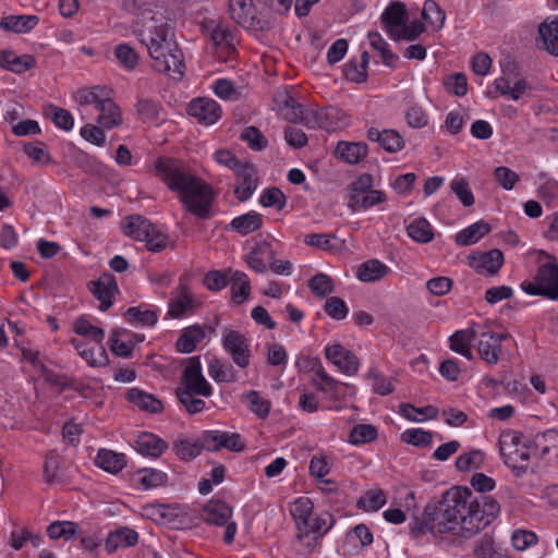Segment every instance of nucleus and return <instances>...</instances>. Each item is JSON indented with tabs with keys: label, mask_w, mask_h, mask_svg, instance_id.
I'll use <instances>...</instances> for the list:
<instances>
[{
	"label": "nucleus",
	"mask_w": 558,
	"mask_h": 558,
	"mask_svg": "<svg viewBox=\"0 0 558 558\" xmlns=\"http://www.w3.org/2000/svg\"><path fill=\"white\" fill-rule=\"evenodd\" d=\"M500 513L499 502L492 496L477 497L468 487L453 486L436 502L428 504L423 523L411 526L415 535L426 531L434 535L449 534L468 541L490 525Z\"/></svg>",
	"instance_id": "1"
},
{
	"label": "nucleus",
	"mask_w": 558,
	"mask_h": 558,
	"mask_svg": "<svg viewBox=\"0 0 558 558\" xmlns=\"http://www.w3.org/2000/svg\"><path fill=\"white\" fill-rule=\"evenodd\" d=\"M153 167L156 175L171 192L177 193L186 211L201 219L209 217L214 191L189 165L172 157H159Z\"/></svg>",
	"instance_id": "2"
},
{
	"label": "nucleus",
	"mask_w": 558,
	"mask_h": 558,
	"mask_svg": "<svg viewBox=\"0 0 558 558\" xmlns=\"http://www.w3.org/2000/svg\"><path fill=\"white\" fill-rule=\"evenodd\" d=\"M140 41L147 47L153 68L159 73L180 81L185 71L183 52L174 39V33L163 8L149 15L135 31Z\"/></svg>",
	"instance_id": "3"
},
{
	"label": "nucleus",
	"mask_w": 558,
	"mask_h": 558,
	"mask_svg": "<svg viewBox=\"0 0 558 558\" xmlns=\"http://www.w3.org/2000/svg\"><path fill=\"white\" fill-rule=\"evenodd\" d=\"M498 448L504 463L511 469L514 476L520 477L527 472L533 447L522 432L504 429L498 437Z\"/></svg>",
	"instance_id": "4"
},
{
	"label": "nucleus",
	"mask_w": 558,
	"mask_h": 558,
	"mask_svg": "<svg viewBox=\"0 0 558 558\" xmlns=\"http://www.w3.org/2000/svg\"><path fill=\"white\" fill-rule=\"evenodd\" d=\"M122 231L126 236L144 241L147 250L150 252H161L168 245V235L148 219L138 215L126 217L122 222Z\"/></svg>",
	"instance_id": "5"
},
{
	"label": "nucleus",
	"mask_w": 558,
	"mask_h": 558,
	"mask_svg": "<svg viewBox=\"0 0 558 558\" xmlns=\"http://www.w3.org/2000/svg\"><path fill=\"white\" fill-rule=\"evenodd\" d=\"M530 295L543 296L551 301L558 300V264H542L531 282L521 284Z\"/></svg>",
	"instance_id": "6"
},
{
	"label": "nucleus",
	"mask_w": 558,
	"mask_h": 558,
	"mask_svg": "<svg viewBox=\"0 0 558 558\" xmlns=\"http://www.w3.org/2000/svg\"><path fill=\"white\" fill-rule=\"evenodd\" d=\"M349 208L352 210L368 209L386 201V195L379 190L373 189V177L368 173L361 174L349 187Z\"/></svg>",
	"instance_id": "7"
},
{
	"label": "nucleus",
	"mask_w": 558,
	"mask_h": 558,
	"mask_svg": "<svg viewBox=\"0 0 558 558\" xmlns=\"http://www.w3.org/2000/svg\"><path fill=\"white\" fill-rule=\"evenodd\" d=\"M181 381L182 387H178L175 390H187L201 397H210L213 395V387L203 375L199 356L187 359Z\"/></svg>",
	"instance_id": "8"
},
{
	"label": "nucleus",
	"mask_w": 558,
	"mask_h": 558,
	"mask_svg": "<svg viewBox=\"0 0 558 558\" xmlns=\"http://www.w3.org/2000/svg\"><path fill=\"white\" fill-rule=\"evenodd\" d=\"M509 338V333H496L488 329L477 330L476 351L478 356L489 365H496L502 354L501 344Z\"/></svg>",
	"instance_id": "9"
},
{
	"label": "nucleus",
	"mask_w": 558,
	"mask_h": 558,
	"mask_svg": "<svg viewBox=\"0 0 558 558\" xmlns=\"http://www.w3.org/2000/svg\"><path fill=\"white\" fill-rule=\"evenodd\" d=\"M222 347L232 361L241 368H246L251 361L250 342L238 330L225 328L222 330Z\"/></svg>",
	"instance_id": "10"
},
{
	"label": "nucleus",
	"mask_w": 558,
	"mask_h": 558,
	"mask_svg": "<svg viewBox=\"0 0 558 558\" xmlns=\"http://www.w3.org/2000/svg\"><path fill=\"white\" fill-rule=\"evenodd\" d=\"M203 447L211 452L219 451L221 448L241 452L244 450L245 445L238 433L208 430L203 435Z\"/></svg>",
	"instance_id": "11"
},
{
	"label": "nucleus",
	"mask_w": 558,
	"mask_h": 558,
	"mask_svg": "<svg viewBox=\"0 0 558 558\" xmlns=\"http://www.w3.org/2000/svg\"><path fill=\"white\" fill-rule=\"evenodd\" d=\"M469 264L477 274L494 276L504 265V254L498 248L476 252L469 256Z\"/></svg>",
	"instance_id": "12"
},
{
	"label": "nucleus",
	"mask_w": 558,
	"mask_h": 558,
	"mask_svg": "<svg viewBox=\"0 0 558 558\" xmlns=\"http://www.w3.org/2000/svg\"><path fill=\"white\" fill-rule=\"evenodd\" d=\"M92 292L99 301V310L108 311L113 304V298L119 293L117 280L113 275L102 274L97 280L92 281Z\"/></svg>",
	"instance_id": "13"
},
{
	"label": "nucleus",
	"mask_w": 558,
	"mask_h": 558,
	"mask_svg": "<svg viewBox=\"0 0 558 558\" xmlns=\"http://www.w3.org/2000/svg\"><path fill=\"white\" fill-rule=\"evenodd\" d=\"M325 355L339 371L348 376H353L359 371V359L339 343L329 345L325 349Z\"/></svg>",
	"instance_id": "14"
},
{
	"label": "nucleus",
	"mask_w": 558,
	"mask_h": 558,
	"mask_svg": "<svg viewBox=\"0 0 558 558\" xmlns=\"http://www.w3.org/2000/svg\"><path fill=\"white\" fill-rule=\"evenodd\" d=\"M189 114L204 125H211L221 117V108L214 99L197 98L190 102Z\"/></svg>",
	"instance_id": "15"
},
{
	"label": "nucleus",
	"mask_w": 558,
	"mask_h": 558,
	"mask_svg": "<svg viewBox=\"0 0 558 558\" xmlns=\"http://www.w3.org/2000/svg\"><path fill=\"white\" fill-rule=\"evenodd\" d=\"M75 100L80 106H94L95 110H107L111 114L112 110L116 111V108L113 107V100L108 96L106 89L101 86L82 88L77 90Z\"/></svg>",
	"instance_id": "16"
},
{
	"label": "nucleus",
	"mask_w": 558,
	"mask_h": 558,
	"mask_svg": "<svg viewBox=\"0 0 558 558\" xmlns=\"http://www.w3.org/2000/svg\"><path fill=\"white\" fill-rule=\"evenodd\" d=\"M533 452L541 458L548 457L558 463V430L548 429L535 435L532 441Z\"/></svg>",
	"instance_id": "17"
},
{
	"label": "nucleus",
	"mask_w": 558,
	"mask_h": 558,
	"mask_svg": "<svg viewBox=\"0 0 558 558\" xmlns=\"http://www.w3.org/2000/svg\"><path fill=\"white\" fill-rule=\"evenodd\" d=\"M236 173V186L234 193L239 201H247L257 186L256 170L252 166L243 165L235 171Z\"/></svg>",
	"instance_id": "18"
},
{
	"label": "nucleus",
	"mask_w": 558,
	"mask_h": 558,
	"mask_svg": "<svg viewBox=\"0 0 558 558\" xmlns=\"http://www.w3.org/2000/svg\"><path fill=\"white\" fill-rule=\"evenodd\" d=\"M71 343L77 350L80 356L92 367H102L109 363L108 354L102 343H94L88 347L86 343L72 339Z\"/></svg>",
	"instance_id": "19"
},
{
	"label": "nucleus",
	"mask_w": 558,
	"mask_h": 558,
	"mask_svg": "<svg viewBox=\"0 0 558 558\" xmlns=\"http://www.w3.org/2000/svg\"><path fill=\"white\" fill-rule=\"evenodd\" d=\"M196 307V302L193 299L189 288L184 283H180L175 290V295L169 303L168 314L172 318H180L185 314L192 313Z\"/></svg>",
	"instance_id": "20"
},
{
	"label": "nucleus",
	"mask_w": 558,
	"mask_h": 558,
	"mask_svg": "<svg viewBox=\"0 0 558 558\" xmlns=\"http://www.w3.org/2000/svg\"><path fill=\"white\" fill-rule=\"evenodd\" d=\"M367 138L378 143L388 153H397L404 146L402 136L391 129L380 131L377 128H369L367 130Z\"/></svg>",
	"instance_id": "21"
},
{
	"label": "nucleus",
	"mask_w": 558,
	"mask_h": 558,
	"mask_svg": "<svg viewBox=\"0 0 558 558\" xmlns=\"http://www.w3.org/2000/svg\"><path fill=\"white\" fill-rule=\"evenodd\" d=\"M405 20V5L399 1L391 2L381 14V22L392 38L398 36V32L404 24Z\"/></svg>",
	"instance_id": "22"
},
{
	"label": "nucleus",
	"mask_w": 558,
	"mask_h": 558,
	"mask_svg": "<svg viewBox=\"0 0 558 558\" xmlns=\"http://www.w3.org/2000/svg\"><path fill=\"white\" fill-rule=\"evenodd\" d=\"M36 65L32 54L17 56L11 50H0V66L7 71L21 74Z\"/></svg>",
	"instance_id": "23"
},
{
	"label": "nucleus",
	"mask_w": 558,
	"mask_h": 558,
	"mask_svg": "<svg viewBox=\"0 0 558 558\" xmlns=\"http://www.w3.org/2000/svg\"><path fill=\"white\" fill-rule=\"evenodd\" d=\"M231 517V507L221 500H210L202 510V519L208 524L225 525Z\"/></svg>",
	"instance_id": "24"
},
{
	"label": "nucleus",
	"mask_w": 558,
	"mask_h": 558,
	"mask_svg": "<svg viewBox=\"0 0 558 558\" xmlns=\"http://www.w3.org/2000/svg\"><path fill=\"white\" fill-rule=\"evenodd\" d=\"M477 330L473 327L458 330L449 338L450 349L469 361L473 360L472 342L476 340Z\"/></svg>",
	"instance_id": "25"
},
{
	"label": "nucleus",
	"mask_w": 558,
	"mask_h": 558,
	"mask_svg": "<svg viewBox=\"0 0 558 558\" xmlns=\"http://www.w3.org/2000/svg\"><path fill=\"white\" fill-rule=\"evenodd\" d=\"M272 259L274 251L267 242L256 244L246 257L248 267L259 274L267 270V266Z\"/></svg>",
	"instance_id": "26"
},
{
	"label": "nucleus",
	"mask_w": 558,
	"mask_h": 558,
	"mask_svg": "<svg viewBox=\"0 0 558 558\" xmlns=\"http://www.w3.org/2000/svg\"><path fill=\"white\" fill-rule=\"evenodd\" d=\"M231 19L239 25L250 28L254 25V7L252 0H229Z\"/></svg>",
	"instance_id": "27"
},
{
	"label": "nucleus",
	"mask_w": 558,
	"mask_h": 558,
	"mask_svg": "<svg viewBox=\"0 0 558 558\" xmlns=\"http://www.w3.org/2000/svg\"><path fill=\"white\" fill-rule=\"evenodd\" d=\"M135 448L141 454L158 458L165 452L168 445L151 433H143L137 437Z\"/></svg>",
	"instance_id": "28"
},
{
	"label": "nucleus",
	"mask_w": 558,
	"mask_h": 558,
	"mask_svg": "<svg viewBox=\"0 0 558 558\" xmlns=\"http://www.w3.org/2000/svg\"><path fill=\"white\" fill-rule=\"evenodd\" d=\"M122 9L135 16L134 28L136 31L142 27L145 20L149 19V15L162 8L153 2L141 3L138 0H123Z\"/></svg>",
	"instance_id": "29"
},
{
	"label": "nucleus",
	"mask_w": 558,
	"mask_h": 558,
	"mask_svg": "<svg viewBox=\"0 0 558 558\" xmlns=\"http://www.w3.org/2000/svg\"><path fill=\"white\" fill-rule=\"evenodd\" d=\"M95 463L104 471L117 474L125 468L126 458L123 453L109 449H100L95 459Z\"/></svg>",
	"instance_id": "30"
},
{
	"label": "nucleus",
	"mask_w": 558,
	"mask_h": 558,
	"mask_svg": "<svg viewBox=\"0 0 558 558\" xmlns=\"http://www.w3.org/2000/svg\"><path fill=\"white\" fill-rule=\"evenodd\" d=\"M205 337L206 331L204 327L197 325L186 327L177 341V349L181 353H191Z\"/></svg>",
	"instance_id": "31"
},
{
	"label": "nucleus",
	"mask_w": 558,
	"mask_h": 558,
	"mask_svg": "<svg viewBox=\"0 0 558 558\" xmlns=\"http://www.w3.org/2000/svg\"><path fill=\"white\" fill-rule=\"evenodd\" d=\"M538 36L543 48L553 56L558 57V16L551 21H544L538 26Z\"/></svg>",
	"instance_id": "32"
},
{
	"label": "nucleus",
	"mask_w": 558,
	"mask_h": 558,
	"mask_svg": "<svg viewBox=\"0 0 558 558\" xmlns=\"http://www.w3.org/2000/svg\"><path fill=\"white\" fill-rule=\"evenodd\" d=\"M126 398L141 410L150 413H160L163 410V404L159 399H157L154 395L147 393L138 388L130 389L126 393Z\"/></svg>",
	"instance_id": "33"
},
{
	"label": "nucleus",
	"mask_w": 558,
	"mask_h": 558,
	"mask_svg": "<svg viewBox=\"0 0 558 558\" xmlns=\"http://www.w3.org/2000/svg\"><path fill=\"white\" fill-rule=\"evenodd\" d=\"M314 510V505L307 497H300L293 501L290 513L293 517L296 527L300 532L310 526V519Z\"/></svg>",
	"instance_id": "34"
},
{
	"label": "nucleus",
	"mask_w": 558,
	"mask_h": 558,
	"mask_svg": "<svg viewBox=\"0 0 558 558\" xmlns=\"http://www.w3.org/2000/svg\"><path fill=\"white\" fill-rule=\"evenodd\" d=\"M367 154V145L362 142H340L336 147V155L347 163H359Z\"/></svg>",
	"instance_id": "35"
},
{
	"label": "nucleus",
	"mask_w": 558,
	"mask_h": 558,
	"mask_svg": "<svg viewBox=\"0 0 558 558\" xmlns=\"http://www.w3.org/2000/svg\"><path fill=\"white\" fill-rule=\"evenodd\" d=\"M489 232L490 226L487 222L481 220L461 230L456 235V243L461 246L475 244Z\"/></svg>",
	"instance_id": "36"
},
{
	"label": "nucleus",
	"mask_w": 558,
	"mask_h": 558,
	"mask_svg": "<svg viewBox=\"0 0 558 558\" xmlns=\"http://www.w3.org/2000/svg\"><path fill=\"white\" fill-rule=\"evenodd\" d=\"M36 15H9L0 21V27L17 34L27 33L38 24Z\"/></svg>",
	"instance_id": "37"
},
{
	"label": "nucleus",
	"mask_w": 558,
	"mask_h": 558,
	"mask_svg": "<svg viewBox=\"0 0 558 558\" xmlns=\"http://www.w3.org/2000/svg\"><path fill=\"white\" fill-rule=\"evenodd\" d=\"M281 116L290 122H299L304 110L302 106L289 94L280 93L275 97Z\"/></svg>",
	"instance_id": "38"
},
{
	"label": "nucleus",
	"mask_w": 558,
	"mask_h": 558,
	"mask_svg": "<svg viewBox=\"0 0 558 558\" xmlns=\"http://www.w3.org/2000/svg\"><path fill=\"white\" fill-rule=\"evenodd\" d=\"M313 372V384L317 390L329 393L331 398L337 399L339 397V388L341 384L329 376L322 364L314 367Z\"/></svg>",
	"instance_id": "39"
},
{
	"label": "nucleus",
	"mask_w": 558,
	"mask_h": 558,
	"mask_svg": "<svg viewBox=\"0 0 558 558\" xmlns=\"http://www.w3.org/2000/svg\"><path fill=\"white\" fill-rule=\"evenodd\" d=\"M263 225L262 215L257 213H247L235 217L227 227L242 235H246L258 230Z\"/></svg>",
	"instance_id": "40"
},
{
	"label": "nucleus",
	"mask_w": 558,
	"mask_h": 558,
	"mask_svg": "<svg viewBox=\"0 0 558 558\" xmlns=\"http://www.w3.org/2000/svg\"><path fill=\"white\" fill-rule=\"evenodd\" d=\"M388 271L389 268L378 259H369L360 265L356 277L363 282H374L383 279Z\"/></svg>",
	"instance_id": "41"
},
{
	"label": "nucleus",
	"mask_w": 558,
	"mask_h": 558,
	"mask_svg": "<svg viewBox=\"0 0 558 558\" xmlns=\"http://www.w3.org/2000/svg\"><path fill=\"white\" fill-rule=\"evenodd\" d=\"M138 535L134 530L123 527L108 535L106 539V549L113 553L119 547H130L137 543Z\"/></svg>",
	"instance_id": "42"
},
{
	"label": "nucleus",
	"mask_w": 558,
	"mask_h": 558,
	"mask_svg": "<svg viewBox=\"0 0 558 558\" xmlns=\"http://www.w3.org/2000/svg\"><path fill=\"white\" fill-rule=\"evenodd\" d=\"M230 284L231 300L235 304L244 303L251 294V284L247 275L238 270L232 272Z\"/></svg>",
	"instance_id": "43"
},
{
	"label": "nucleus",
	"mask_w": 558,
	"mask_h": 558,
	"mask_svg": "<svg viewBox=\"0 0 558 558\" xmlns=\"http://www.w3.org/2000/svg\"><path fill=\"white\" fill-rule=\"evenodd\" d=\"M208 374L216 383H233L236 380L233 366L221 362L217 357L210 360Z\"/></svg>",
	"instance_id": "44"
},
{
	"label": "nucleus",
	"mask_w": 558,
	"mask_h": 558,
	"mask_svg": "<svg viewBox=\"0 0 558 558\" xmlns=\"http://www.w3.org/2000/svg\"><path fill=\"white\" fill-rule=\"evenodd\" d=\"M408 235L420 243H428L433 240L434 233L429 222L424 218L413 220L407 228Z\"/></svg>",
	"instance_id": "45"
},
{
	"label": "nucleus",
	"mask_w": 558,
	"mask_h": 558,
	"mask_svg": "<svg viewBox=\"0 0 558 558\" xmlns=\"http://www.w3.org/2000/svg\"><path fill=\"white\" fill-rule=\"evenodd\" d=\"M378 437L377 428L372 424H357L349 435V442L354 446L372 442Z\"/></svg>",
	"instance_id": "46"
},
{
	"label": "nucleus",
	"mask_w": 558,
	"mask_h": 558,
	"mask_svg": "<svg viewBox=\"0 0 558 558\" xmlns=\"http://www.w3.org/2000/svg\"><path fill=\"white\" fill-rule=\"evenodd\" d=\"M78 531V524L72 521H54L47 529L50 538H64L65 541L73 538Z\"/></svg>",
	"instance_id": "47"
},
{
	"label": "nucleus",
	"mask_w": 558,
	"mask_h": 558,
	"mask_svg": "<svg viewBox=\"0 0 558 558\" xmlns=\"http://www.w3.org/2000/svg\"><path fill=\"white\" fill-rule=\"evenodd\" d=\"M126 335L128 331L125 329H113L109 336L110 350L121 357H129L133 350V344L122 339Z\"/></svg>",
	"instance_id": "48"
},
{
	"label": "nucleus",
	"mask_w": 558,
	"mask_h": 558,
	"mask_svg": "<svg viewBox=\"0 0 558 558\" xmlns=\"http://www.w3.org/2000/svg\"><path fill=\"white\" fill-rule=\"evenodd\" d=\"M242 400L246 402L247 408L260 418L268 416L270 411V402L260 397L256 390H250L242 396Z\"/></svg>",
	"instance_id": "49"
},
{
	"label": "nucleus",
	"mask_w": 558,
	"mask_h": 558,
	"mask_svg": "<svg viewBox=\"0 0 558 558\" xmlns=\"http://www.w3.org/2000/svg\"><path fill=\"white\" fill-rule=\"evenodd\" d=\"M422 17L429 25L440 29L444 26L446 13L434 0H426L422 9Z\"/></svg>",
	"instance_id": "50"
},
{
	"label": "nucleus",
	"mask_w": 558,
	"mask_h": 558,
	"mask_svg": "<svg viewBox=\"0 0 558 558\" xmlns=\"http://www.w3.org/2000/svg\"><path fill=\"white\" fill-rule=\"evenodd\" d=\"M386 504L385 493L379 489H369L359 500L356 506L365 511H377Z\"/></svg>",
	"instance_id": "51"
},
{
	"label": "nucleus",
	"mask_w": 558,
	"mask_h": 558,
	"mask_svg": "<svg viewBox=\"0 0 558 558\" xmlns=\"http://www.w3.org/2000/svg\"><path fill=\"white\" fill-rule=\"evenodd\" d=\"M485 454L483 451L475 449L459 456L456 460V466L461 472H470L481 468L484 463Z\"/></svg>",
	"instance_id": "52"
},
{
	"label": "nucleus",
	"mask_w": 558,
	"mask_h": 558,
	"mask_svg": "<svg viewBox=\"0 0 558 558\" xmlns=\"http://www.w3.org/2000/svg\"><path fill=\"white\" fill-rule=\"evenodd\" d=\"M75 333L83 336L94 343H102L105 338L104 329L93 326L87 319L80 318L74 323Z\"/></svg>",
	"instance_id": "53"
},
{
	"label": "nucleus",
	"mask_w": 558,
	"mask_h": 558,
	"mask_svg": "<svg viewBox=\"0 0 558 558\" xmlns=\"http://www.w3.org/2000/svg\"><path fill=\"white\" fill-rule=\"evenodd\" d=\"M175 396L189 414L201 413L206 409L205 401L197 398V395L194 392H189L187 390H175Z\"/></svg>",
	"instance_id": "54"
},
{
	"label": "nucleus",
	"mask_w": 558,
	"mask_h": 558,
	"mask_svg": "<svg viewBox=\"0 0 558 558\" xmlns=\"http://www.w3.org/2000/svg\"><path fill=\"white\" fill-rule=\"evenodd\" d=\"M211 40L216 47H220L227 52L234 51V33L221 24L213 29Z\"/></svg>",
	"instance_id": "55"
},
{
	"label": "nucleus",
	"mask_w": 558,
	"mask_h": 558,
	"mask_svg": "<svg viewBox=\"0 0 558 558\" xmlns=\"http://www.w3.org/2000/svg\"><path fill=\"white\" fill-rule=\"evenodd\" d=\"M203 448V442L198 444L187 439H178L173 444L175 454L185 461L196 458Z\"/></svg>",
	"instance_id": "56"
},
{
	"label": "nucleus",
	"mask_w": 558,
	"mask_h": 558,
	"mask_svg": "<svg viewBox=\"0 0 558 558\" xmlns=\"http://www.w3.org/2000/svg\"><path fill=\"white\" fill-rule=\"evenodd\" d=\"M129 323H140L144 326H154L157 323V313L153 310H142L141 307H130L124 314Z\"/></svg>",
	"instance_id": "57"
},
{
	"label": "nucleus",
	"mask_w": 558,
	"mask_h": 558,
	"mask_svg": "<svg viewBox=\"0 0 558 558\" xmlns=\"http://www.w3.org/2000/svg\"><path fill=\"white\" fill-rule=\"evenodd\" d=\"M308 287L318 298H326L333 292V282L331 278L323 272L315 275L310 280Z\"/></svg>",
	"instance_id": "58"
},
{
	"label": "nucleus",
	"mask_w": 558,
	"mask_h": 558,
	"mask_svg": "<svg viewBox=\"0 0 558 558\" xmlns=\"http://www.w3.org/2000/svg\"><path fill=\"white\" fill-rule=\"evenodd\" d=\"M450 190L457 195L463 206L470 207L474 204V195L464 178L452 180L450 182Z\"/></svg>",
	"instance_id": "59"
},
{
	"label": "nucleus",
	"mask_w": 558,
	"mask_h": 558,
	"mask_svg": "<svg viewBox=\"0 0 558 558\" xmlns=\"http://www.w3.org/2000/svg\"><path fill=\"white\" fill-rule=\"evenodd\" d=\"M333 522L335 520L332 514L325 512L314 519L311 518L310 526L307 529H303V531L320 537L331 529Z\"/></svg>",
	"instance_id": "60"
},
{
	"label": "nucleus",
	"mask_w": 558,
	"mask_h": 558,
	"mask_svg": "<svg viewBox=\"0 0 558 558\" xmlns=\"http://www.w3.org/2000/svg\"><path fill=\"white\" fill-rule=\"evenodd\" d=\"M117 60L128 70H134L138 63L137 52L126 44H120L114 48Z\"/></svg>",
	"instance_id": "61"
},
{
	"label": "nucleus",
	"mask_w": 558,
	"mask_h": 558,
	"mask_svg": "<svg viewBox=\"0 0 558 558\" xmlns=\"http://www.w3.org/2000/svg\"><path fill=\"white\" fill-rule=\"evenodd\" d=\"M401 440L409 445L424 447L430 445L432 433L422 428H411L401 434Z\"/></svg>",
	"instance_id": "62"
},
{
	"label": "nucleus",
	"mask_w": 558,
	"mask_h": 558,
	"mask_svg": "<svg viewBox=\"0 0 558 558\" xmlns=\"http://www.w3.org/2000/svg\"><path fill=\"white\" fill-rule=\"evenodd\" d=\"M318 538V536L311 535L308 532L299 531L296 539L293 544L295 553L300 556L312 554L317 546Z\"/></svg>",
	"instance_id": "63"
},
{
	"label": "nucleus",
	"mask_w": 558,
	"mask_h": 558,
	"mask_svg": "<svg viewBox=\"0 0 558 558\" xmlns=\"http://www.w3.org/2000/svg\"><path fill=\"white\" fill-rule=\"evenodd\" d=\"M496 182L506 191H511L519 182L520 175L508 167L500 166L494 170Z\"/></svg>",
	"instance_id": "64"
}]
</instances>
